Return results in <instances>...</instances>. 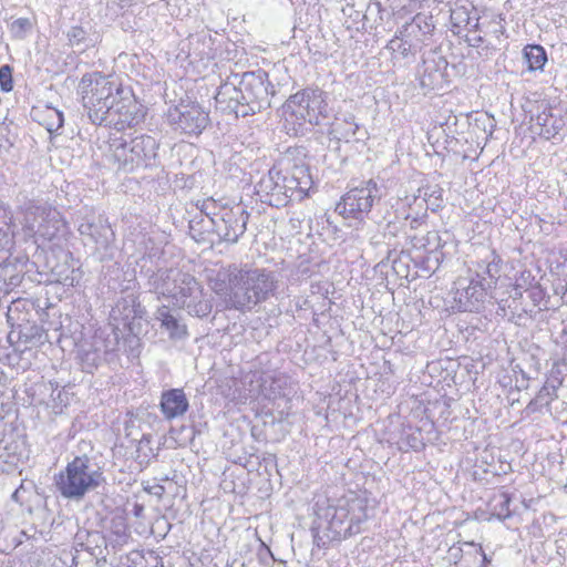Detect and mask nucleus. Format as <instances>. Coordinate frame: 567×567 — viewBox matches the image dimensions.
<instances>
[{"instance_id":"obj_26","label":"nucleus","mask_w":567,"mask_h":567,"mask_svg":"<svg viewBox=\"0 0 567 567\" xmlns=\"http://www.w3.org/2000/svg\"><path fill=\"white\" fill-rule=\"evenodd\" d=\"M95 340L93 336L89 339H83L78 344V358L81 361L83 370L91 372L92 369L96 368L104 355L100 348L95 347Z\"/></svg>"},{"instance_id":"obj_28","label":"nucleus","mask_w":567,"mask_h":567,"mask_svg":"<svg viewBox=\"0 0 567 567\" xmlns=\"http://www.w3.org/2000/svg\"><path fill=\"white\" fill-rule=\"evenodd\" d=\"M421 192H423L422 202L426 204L427 209L435 213L443 207V189L439 185L426 186L419 189V193Z\"/></svg>"},{"instance_id":"obj_6","label":"nucleus","mask_w":567,"mask_h":567,"mask_svg":"<svg viewBox=\"0 0 567 567\" xmlns=\"http://www.w3.org/2000/svg\"><path fill=\"white\" fill-rule=\"evenodd\" d=\"M102 481V473L86 455H83L76 456L55 476V486L64 498L81 499Z\"/></svg>"},{"instance_id":"obj_27","label":"nucleus","mask_w":567,"mask_h":567,"mask_svg":"<svg viewBox=\"0 0 567 567\" xmlns=\"http://www.w3.org/2000/svg\"><path fill=\"white\" fill-rule=\"evenodd\" d=\"M523 58L527 64V70L530 72L543 71L548 60L546 50L539 44H527L523 49Z\"/></svg>"},{"instance_id":"obj_36","label":"nucleus","mask_w":567,"mask_h":567,"mask_svg":"<svg viewBox=\"0 0 567 567\" xmlns=\"http://www.w3.org/2000/svg\"><path fill=\"white\" fill-rule=\"evenodd\" d=\"M208 228H212V226L207 223V218L202 214L189 220V231L193 238L197 241L204 240L202 235L204 230H208Z\"/></svg>"},{"instance_id":"obj_23","label":"nucleus","mask_w":567,"mask_h":567,"mask_svg":"<svg viewBox=\"0 0 567 567\" xmlns=\"http://www.w3.org/2000/svg\"><path fill=\"white\" fill-rule=\"evenodd\" d=\"M419 42L413 38H406L400 34V28L392 37V60L403 61V65L411 64L415 61V51ZM396 62H394L395 64Z\"/></svg>"},{"instance_id":"obj_14","label":"nucleus","mask_w":567,"mask_h":567,"mask_svg":"<svg viewBox=\"0 0 567 567\" xmlns=\"http://www.w3.org/2000/svg\"><path fill=\"white\" fill-rule=\"evenodd\" d=\"M85 245H93L95 252L106 251L114 240V231L103 216L83 220L78 228Z\"/></svg>"},{"instance_id":"obj_39","label":"nucleus","mask_w":567,"mask_h":567,"mask_svg":"<svg viewBox=\"0 0 567 567\" xmlns=\"http://www.w3.org/2000/svg\"><path fill=\"white\" fill-rule=\"evenodd\" d=\"M422 1L423 0H392V11L394 10V7L400 8L396 13L392 12V17L395 18V23H399L398 20L402 19L400 14L401 10L409 11L411 13L417 9Z\"/></svg>"},{"instance_id":"obj_7","label":"nucleus","mask_w":567,"mask_h":567,"mask_svg":"<svg viewBox=\"0 0 567 567\" xmlns=\"http://www.w3.org/2000/svg\"><path fill=\"white\" fill-rule=\"evenodd\" d=\"M22 212L23 230L35 243L41 240L43 244L53 240L65 227L60 212L51 205L28 202Z\"/></svg>"},{"instance_id":"obj_56","label":"nucleus","mask_w":567,"mask_h":567,"mask_svg":"<svg viewBox=\"0 0 567 567\" xmlns=\"http://www.w3.org/2000/svg\"><path fill=\"white\" fill-rule=\"evenodd\" d=\"M513 290H514V293L512 295V297H513L514 299L522 298V296H523V291H519V290H518V291H516V290H515V288H514Z\"/></svg>"},{"instance_id":"obj_18","label":"nucleus","mask_w":567,"mask_h":567,"mask_svg":"<svg viewBox=\"0 0 567 567\" xmlns=\"http://www.w3.org/2000/svg\"><path fill=\"white\" fill-rule=\"evenodd\" d=\"M45 339L44 330L37 324L19 326L18 330L13 329L8 334V342L17 353H24L27 350L42 344Z\"/></svg>"},{"instance_id":"obj_55","label":"nucleus","mask_w":567,"mask_h":567,"mask_svg":"<svg viewBox=\"0 0 567 567\" xmlns=\"http://www.w3.org/2000/svg\"><path fill=\"white\" fill-rule=\"evenodd\" d=\"M154 488H155L154 494L157 496H161L164 492V487L161 485H156Z\"/></svg>"},{"instance_id":"obj_51","label":"nucleus","mask_w":567,"mask_h":567,"mask_svg":"<svg viewBox=\"0 0 567 567\" xmlns=\"http://www.w3.org/2000/svg\"><path fill=\"white\" fill-rule=\"evenodd\" d=\"M265 383H266V380H265L261 384H259L258 386L252 388L251 390H260V391H264V390H276V389H277V388L275 386L274 382H272L269 386H267Z\"/></svg>"},{"instance_id":"obj_37","label":"nucleus","mask_w":567,"mask_h":567,"mask_svg":"<svg viewBox=\"0 0 567 567\" xmlns=\"http://www.w3.org/2000/svg\"><path fill=\"white\" fill-rule=\"evenodd\" d=\"M281 181L284 183V190L287 195H290V199L292 197L302 199L307 195L308 192H301V185L293 177L281 175Z\"/></svg>"},{"instance_id":"obj_16","label":"nucleus","mask_w":567,"mask_h":567,"mask_svg":"<svg viewBox=\"0 0 567 567\" xmlns=\"http://www.w3.org/2000/svg\"><path fill=\"white\" fill-rule=\"evenodd\" d=\"M284 189L281 173L274 168L256 185L257 195L261 202L275 207H282L289 203L290 195H287Z\"/></svg>"},{"instance_id":"obj_42","label":"nucleus","mask_w":567,"mask_h":567,"mask_svg":"<svg viewBox=\"0 0 567 567\" xmlns=\"http://www.w3.org/2000/svg\"><path fill=\"white\" fill-rule=\"evenodd\" d=\"M86 31L80 27L74 25L68 31V39L71 45H80L86 41Z\"/></svg>"},{"instance_id":"obj_45","label":"nucleus","mask_w":567,"mask_h":567,"mask_svg":"<svg viewBox=\"0 0 567 567\" xmlns=\"http://www.w3.org/2000/svg\"><path fill=\"white\" fill-rule=\"evenodd\" d=\"M68 270H69V268H65L63 266L51 267V272L55 276V279L58 281L68 284L70 280V284H72L73 278H70Z\"/></svg>"},{"instance_id":"obj_4","label":"nucleus","mask_w":567,"mask_h":567,"mask_svg":"<svg viewBox=\"0 0 567 567\" xmlns=\"http://www.w3.org/2000/svg\"><path fill=\"white\" fill-rule=\"evenodd\" d=\"M327 537L330 540L340 542L354 536L363 530V525L369 518L367 498L354 492H350L333 506H329L324 514Z\"/></svg>"},{"instance_id":"obj_8","label":"nucleus","mask_w":567,"mask_h":567,"mask_svg":"<svg viewBox=\"0 0 567 567\" xmlns=\"http://www.w3.org/2000/svg\"><path fill=\"white\" fill-rule=\"evenodd\" d=\"M284 113L286 121L290 118L299 124L320 125L322 121L329 118L330 109L322 90L307 87L286 101Z\"/></svg>"},{"instance_id":"obj_3","label":"nucleus","mask_w":567,"mask_h":567,"mask_svg":"<svg viewBox=\"0 0 567 567\" xmlns=\"http://www.w3.org/2000/svg\"><path fill=\"white\" fill-rule=\"evenodd\" d=\"M270 87L266 72L233 74L218 87L216 105L221 112L236 117L250 116L270 107Z\"/></svg>"},{"instance_id":"obj_21","label":"nucleus","mask_w":567,"mask_h":567,"mask_svg":"<svg viewBox=\"0 0 567 567\" xmlns=\"http://www.w3.org/2000/svg\"><path fill=\"white\" fill-rule=\"evenodd\" d=\"M433 17L417 13L410 21H404L400 27V34L413 38L419 43L434 30Z\"/></svg>"},{"instance_id":"obj_50","label":"nucleus","mask_w":567,"mask_h":567,"mask_svg":"<svg viewBox=\"0 0 567 567\" xmlns=\"http://www.w3.org/2000/svg\"><path fill=\"white\" fill-rule=\"evenodd\" d=\"M561 339H563V343H564V348H565L563 360L567 364V328L564 330V332L561 334Z\"/></svg>"},{"instance_id":"obj_13","label":"nucleus","mask_w":567,"mask_h":567,"mask_svg":"<svg viewBox=\"0 0 567 567\" xmlns=\"http://www.w3.org/2000/svg\"><path fill=\"white\" fill-rule=\"evenodd\" d=\"M486 290L483 281L474 278L468 282L466 279H458L455 282V291H453V300L457 310L464 312L478 311L484 302Z\"/></svg>"},{"instance_id":"obj_34","label":"nucleus","mask_w":567,"mask_h":567,"mask_svg":"<svg viewBox=\"0 0 567 567\" xmlns=\"http://www.w3.org/2000/svg\"><path fill=\"white\" fill-rule=\"evenodd\" d=\"M32 27L29 18H19L9 24V31L14 39L23 40L31 32Z\"/></svg>"},{"instance_id":"obj_59","label":"nucleus","mask_w":567,"mask_h":567,"mask_svg":"<svg viewBox=\"0 0 567 567\" xmlns=\"http://www.w3.org/2000/svg\"><path fill=\"white\" fill-rule=\"evenodd\" d=\"M390 258V251H388L385 259Z\"/></svg>"},{"instance_id":"obj_48","label":"nucleus","mask_w":567,"mask_h":567,"mask_svg":"<svg viewBox=\"0 0 567 567\" xmlns=\"http://www.w3.org/2000/svg\"><path fill=\"white\" fill-rule=\"evenodd\" d=\"M529 297L532 298L534 306H537L539 300L543 299V290L538 284H536L534 287H532L529 290Z\"/></svg>"},{"instance_id":"obj_40","label":"nucleus","mask_w":567,"mask_h":567,"mask_svg":"<svg viewBox=\"0 0 567 567\" xmlns=\"http://www.w3.org/2000/svg\"><path fill=\"white\" fill-rule=\"evenodd\" d=\"M537 282L535 281V277L530 271L524 270L516 278L515 281V290L516 291H528L532 287H534Z\"/></svg>"},{"instance_id":"obj_2","label":"nucleus","mask_w":567,"mask_h":567,"mask_svg":"<svg viewBox=\"0 0 567 567\" xmlns=\"http://www.w3.org/2000/svg\"><path fill=\"white\" fill-rule=\"evenodd\" d=\"M210 284L225 308L245 311L251 310L274 295L278 280L270 270L233 267L227 271H219Z\"/></svg>"},{"instance_id":"obj_38","label":"nucleus","mask_w":567,"mask_h":567,"mask_svg":"<svg viewBox=\"0 0 567 567\" xmlns=\"http://www.w3.org/2000/svg\"><path fill=\"white\" fill-rule=\"evenodd\" d=\"M395 338H396V336L392 337V347L393 346L396 347L395 352H400L405 355H409L410 353L413 352V350H414V346L412 344L413 336H411V337L409 334L403 336L401 332H399L398 340H395Z\"/></svg>"},{"instance_id":"obj_10","label":"nucleus","mask_w":567,"mask_h":567,"mask_svg":"<svg viewBox=\"0 0 567 567\" xmlns=\"http://www.w3.org/2000/svg\"><path fill=\"white\" fill-rule=\"evenodd\" d=\"M167 123L175 131L186 135H199L209 122L208 114L197 103H181L169 107Z\"/></svg>"},{"instance_id":"obj_54","label":"nucleus","mask_w":567,"mask_h":567,"mask_svg":"<svg viewBox=\"0 0 567 567\" xmlns=\"http://www.w3.org/2000/svg\"><path fill=\"white\" fill-rule=\"evenodd\" d=\"M555 398H557V395L553 396L550 391L545 392V396L539 395V399H546V404H548L549 401L554 400Z\"/></svg>"},{"instance_id":"obj_57","label":"nucleus","mask_w":567,"mask_h":567,"mask_svg":"<svg viewBox=\"0 0 567 567\" xmlns=\"http://www.w3.org/2000/svg\"><path fill=\"white\" fill-rule=\"evenodd\" d=\"M420 195L419 196H413V203L416 204L417 203V199H419Z\"/></svg>"},{"instance_id":"obj_46","label":"nucleus","mask_w":567,"mask_h":567,"mask_svg":"<svg viewBox=\"0 0 567 567\" xmlns=\"http://www.w3.org/2000/svg\"><path fill=\"white\" fill-rule=\"evenodd\" d=\"M392 271L395 272L400 278L408 277L406 265L402 256L392 259Z\"/></svg>"},{"instance_id":"obj_24","label":"nucleus","mask_w":567,"mask_h":567,"mask_svg":"<svg viewBox=\"0 0 567 567\" xmlns=\"http://www.w3.org/2000/svg\"><path fill=\"white\" fill-rule=\"evenodd\" d=\"M161 411L167 420L183 415L188 409L185 392H162Z\"/></svg>"},{"instance_id":"obj_1","label":"nucleus","mask_w":567,"mask_h":567,"mask_svg":"<svg viewBox=\"0 0 567 567\" xmlns=\"http://www.w3.org/2000/svg\"><path fill=\"white\" fill-rule=\"evenodd\" d=\"M78 90L82 105L95 125L123 131L140 124L145 117L142 106L123 95L122 85L101 72L84 74Z\"/></svg>"},{"instance_id":"obj_41","label":"nucleus","mask_w":567,"mask_h":567,"mask_svg":"<svg viewBox=\"0 0 567 567\" xmlns=\"http://www.w3.org/2000/svg\"><path fill=\"white\" fill-rule=\"evenodd\" d=\"M0 87L3 92H10L13 89L12 68L9 64L0 68Z\"/></svg>"},{"instance_id":"obj_53","label":"nucleus","mask_w":567,"mask_h":567,"mask_svg":"<svg viewBox=\"0 0 567 567\" xmlns=\"http://www.w3.org/2000/svg\"><path fill=\"white\" fill-rule=\"evenodd\" d=\"M470 31L476 30L478 28V18L473 17V22L466 27Z\"/></svg>"},{"instance_id":"obj_43","label":"nucleus","mask_w":567,"mask_h":567,"mask_svg":"<svg viewBox=\"0 0 567 567\" xmlns=\"http://www.w3.org/2000/svg\"><path fill=\"white\" fill-rule=\"evenodd\" d=\"M49 113L52 121L48 124L47 130L52 133L63 126L64 118L62 112L55 109H49Z\"/></svg>"},{"instance_id":"obj_31","label":"nucleus","mask_w":567,"mask_h":567,"mask_svg":"<svg viewBox=\"0 0 567 567\" xmlns=\"http://www.w3.org/2000/svg\"><path fill=\"white\" fill-rule=\"evenodd\" d=\"M196 206L200 210V214L207 218V223H209L210 226L214 225V221L221 216V212L226 208L225 206H219L214 198L203 199L198 202Z\"/></svg>"},{"instance_id":"obj_30","label":"nucleus","mask_w":567,"mask_h":567,"mask_svg":"<svg viewBox=\"0 0 567 567\" xmlns=\"http://www.w3.org/2000/svg\"><path fill=\"white\" fill-rule=\"evenodd\" d=\"M499 274V266L496 261V256L493 255L492 260H488L482 271L476 272V280L483 281L486 289H491L497 280Z\"/></svg>"},{"instance_id":"obj_32","label":"nucleus","mask_w":567,"mask_h":567,"mask_svg":"<svg viewBox=\"0 0 567 567\" xmlns=\"http://www.w3.org/2000/svg\"><path fill=\"white\" fill-rule=\"evenodd\" d=\"M511 495L506 492H502L494 496L492 501V514L499 519H505L512 516L509 509Z\"/></svg>"},{"instance_id":"obj_52","label":"nucleus","mask_w":567,"mask_h":567,"mask_svg":"<svg viewBox=\"0 0 567 567\" xmlns=\"http://www.w3.org/2000/svg\"><path fill=\"white\" fill-rule=\"evenodd\" d=\"M461 553H462V548H460V547H453V548H451V550H450V556H451V558H453L454 560H456V559L461 556Z\"/></svg>"},{"instance_id":"obj_19","label":"nucleus","mask_w":567,"mask_h":567,"mask_svg":"<svg viewBox=\"0 0 567 567\" xmlns=\"http://www.w3.org/2000/svg\"><path fill=\"white\" fill-rule=\"evenodd\" d=\"M330 135L337 141H362L367 131L355 121L353 114L347 113L337 116L331 125Z\"/></svg>"},{"instance_id":"obj_49","label":"nucleus","mask_w":567,"mask_h":567,"mask_svg":"<svg viewBox=\"0 0 567 567\" xmlns=\"http://www.w3.org/2000/svg\"><path fill=\"white\" fill-rule=\"evenodd\" d=\"M465 41L468 43V45L473 48H478L483 42V38L481 35H475L472 38L466 37Z\"/></svg>"},{"instance_id":"obj_44","label":"nucleus","mask_w":567,"mask_h":567,"mask_svg":"<svg viewBox=\"0 0 567 567\" xmlns=\"http://www.w3.org/2000/svg\"><path fill=\"white\" fill-rule=\"evenodd\" d=\"M465 546L473 549L475 555H478L481 557V566L480 567H489L492 563V555H487L481 545H476L475 543H466Z\"/></svg>"},{"instance_id":"obj_11","label":"nucleus","mask_w":567,"mask_h":567,"mask_svg":"<svg viewBox=\"0 0 567 567\" xmlns=\"http://www.w3.org/2000/svg\"><path fill=\"white\" fill-rule=\"evenodd\" d=\"M381 192L373 179H370L364 187L350 189L337 204L336 210L346 218L362 219L368 214Z\"/></svg>"},{"instance_id":"obj_15","label":"nucleus","mask_w":567,"mask_h":567,"mask_svg":"<svg viewBox=\"0 0 567 567\" xmlns=\"http://www.w3.org/2000/svg\"><path fill=\"white\" fill-rule=\"evenodd\" d=\"M567 121L560 107L551 106L545 101L537 105L534 127L538 128V134L546 140L555 138L560 131L564 130Z\"/></svg>"},{"instance_id":"obj_12","label":"nucleus","mask_w":567,"mask_h":567,"mask_svg":"<svg viewBox=\"0 0 567 567\" xmlns=\"http://www.w3.org/2000/svg\"><path fill=\"white\" fill-rule=\"evenodd\" d=\"M248 218V212L240 206L224 208L221 216L214 221L212 230L221 241L236 244L246 231Z\"/></svg>"},{"instance_id":"obj_20","label":"nucleus","mask_w":567,"mask_h":567,"mask_svg":"<svg viewBox=\"0 0 567 567\" xmlns=\"http://www.w3.org/2000/svg\"><path fill=\"white\" fill-rule=\"evenodd\" d=\"M183 271L175 268H161L148 276L150 291L157 293L159 297L171 298L173 291L177 287L178 280Z\"/></svg>"},{"instance_id":"obj_17","label":"nucleus","mask_w":567,"mask_h":567,"mask_svg":"<svg viewBox=\"0 0 567 567\" xmlns=\"http://www.w3.org/2000/svg\"><path fill=\"white\" fill-rule=\"evenodd\" d=\"M93 338L95 340V347L100 348L104 355V360L112 362L115 359L118 358V352L121 351L122 347H125L126 343H130L131 347V355L136 357L137 354L134 353V346H138V339L135 337H131L128 339H125L123 342L120 340L118 333L115 330H111L110 332H106L104 330H97L93 334Z\"/></svg>"},{"instance_id":"obj_33","label":"nucleus","mask_w":567,"mask_h":567,"mask_svg":"<svg viewBox=\"0 0 567 567\" xmlns=\"http://www.w3.org/2000/svg\"><path fill=\"white\" fill-rule=\"evenodd\" d=\"M289 176L299 182L301 192H308L313 184L309 167L306 165H293Z\"/></svg>"},{"instance_id":"obj_29","label":"nucleus","mask_w":567,"mask_h":567,"mask_svg":"<svg viewBox=\"0 0 567 567\" xmlns=\"http://www.w3.org/2000/svg\"><path fill=\"white\" fill-rule=\"evenodd\" d=\"M8 219L7 209L0 205V251H8L12 246L13 231Z\"/></svg>"},{"instance_id":"obj_22","label":"nucleus","mask_w":567,"mask_h":567,"mask_svg":"<svg viewBox=\"0 0 567 567\" xmlns=\"http://www.w3.org/2000/svg\"><path fill=\"white\" fill-rule=\"evenodd\" d=\"M155 319L161 322V329L165 330L171 339H184L187 336V327L182 322L168 306H161L155 312Z\"/></svg>"},{"instance_id":"obj_58","label":"nucleus","mask_w":567,"mask_h":567,"mask_svg":"<svg viewBox=\"0 0 567 567\" xmlns=\"http://www.w3.org/2000/svg\"><path fill=\"white\" fill-rule=\"evenodd\" d=\"M405 202L411 207V203L409 202V197L408 196L405 197Z\"/></svg>"},{"instance_id":"obj_35","label":"nucleus","mask_w":567,"mask_h":567,"mask_svg":"<svg viewBox=\"0 0 567 567\" xmlns=\"http://www.w3.org/2000/svg\"><path fill=\"white\" fill-rule=\"evenodd\" d=\"M473 22V17L470 11L463 7H456L451 11V23L453 28H464Z\"/></svg>"},{"instance_id":"obj_9","label":"nucleus","mask_w":567,"mask_h":567,"mask_svg":"<svg viewBox=\"0 0 567 567\" xmlns=\"http://www.w3.org/2000/svg\"><path fill=\"white\" fill-rule=\"evenodd\" d=\"M171 299L179 309L197 318L207 317L213 309L210 300L203 291V287L194 276L183 272Z\"/></svg>"},{"instance_id":"obj_25","label":"nucleus","mask_w":567,"mask_h":567,"mask_svg":"<svg viewBox=\"0 0 567 567\" xmlns=\"http://www.w3.org/2000/svg\"><path fill=\"white\" fill-rule=\"evenodd\" d=\"M145 312V308L138 301V297L134 293H128L122 297L113 309V313L121 316L125 324H131L135 319H142Z\"/></svg>"},{"instance_id":"obj_47","label":"nucleus","mask_w":567,"mask_h":567,"mask_svg":"<svg viewBox=\"0 0 567 567\" xmlns=\"http://www.w3.org/2000/svg\"><path fill=\"white\" fill-rule=\"evenodd\" d=\"M401 218L404 220V225H405L406 223H409L411 228H414V224H416V223L419 221V218H417V217H411V215H410V214H405V212H404V210H403V212H400V209L398 208V209L395 210V219H398V220H399V219H401Z\"/></svg>"},{"instance_id":"obj_5","label":"nucleus","mask_w":567,"mask_h":567,"mask_svg":"<svg viewBox=\"0 0 567 567\" xmlns=\"http://www.w3.org/2000/svg\"><path fill=\"white\" fill-rule=\"evenodd\" d=\"M158 143L150 135H140L126 142L122 138L112 140L109 146V161L117 171L134 172L147 167L157 156Z\"/></svg>"}]
</instances>
